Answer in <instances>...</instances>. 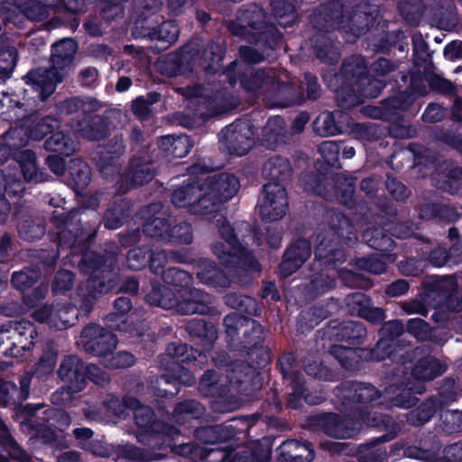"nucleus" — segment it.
<instances>
[{"label": "nucleus", "instance_id": "10", "mask_svg": "<svg viewBox=\"0 0 462 462\" xmlns=\"http://www.w3.org/2000/svg\"><path fill=\"white\" fill-rule=\"evenodd\" d=\"M15 416L22 427H34L40 424V420H46L51 426L62 430L70 424L69 416L65 411L58 409L43 410L42 404L21 406L16 410Z\"/></svg>", "mask_w": 462, "mask_h": 462}, {"label": "nucleus", "instance_id": "1", "mask_svg": "<svg viewBox=\"0 0 462 462\" xmlns=\"http://www.w3.org/2000/svg\"><path fill=\"white\" fill-rule=\"evenodd\" d=\"M199 165L191 168L189 182L174 190L172 203L185 208L193 215L208 216L218 211L220 205L230 199L239 189L237 178L232 174L222 173L209 176Z\"/></svg>", "mask_w": 462, "mask_h": 462}, {"label": "nucleus", "instance_id": "25", "mask_svg": "<svg viewBox=\"0 0 462 462\" xmlns=\"http://www.w3.org/2000/svg\"><path fill=\"white\" fill-rule=\"evenodd\" d=\"M31 378L29 376H24L22 378L21 389L19 390L17 386L11 382H1L0 383V406L8 405L13 399L16 395L20 399H25L29 393V386H30Z\"/></svg>", "mask_w": 462, "mask_h": 462}, {"label": "nucleus", "instance_id": "16", "mask_svg": "<svg viewBox=\"0 0 462 462\" xmlns=\"http://www.w3.org/2000/svg\"><path fill=\"white\" fill-rule=\"evenodd\" d=\"M310 255V245L307 240H299L285 253L280 264L282 276H289L296 272Z\"/></svg>", "mask_w": 462, "mask_h": 462}, {"label": "nucleus", "instance_id": "63", "mask_svg": "<svg viewBox=\"0 0 462 462\" xmlns=\"http://www.w3.org/2000/svg\"><path fill=\"white\" fill-rule=\"evenodd\" d=\"M408 289V283L405 281L400 280L388 286L386 293L392 297H397L404 294Z\"/></svg>", "mask_w": 462, "mask_h": 462}, {"label": "nucleus", "instance_id": "56", "mask_svg": "<svg viewBox=\"0 0 462 462\" xmlns=\"http://www.w3.org/2000/svg\"><path fill=\"white\" fill-rule=\"evenodd\" d=\"M269 452L265 451L263 456L257 457L252 450L246 449L236 455L235 462H263L267 459Z\"/></svg>", "mask_w": 462, "mask_h": 462}, {"label": "nucleus", "instance_id": "15", "mask_svg": "<svg viewBox=\"0 0 462 462\" xmlns=\"http://www.w3.org/2000/svg\"><path fill=\"white\" fill-rule=\"evenodd\" d=\"M23 190V183L19 177L11 172L5 173L0 169V223L5 222L10 216L11 207L7 201L5 195L10 198L19 197Z\"/></svg>", "mask_w": 462, "mask_h": 462}, {"label": "nucleus", "instance_id": "13", "mask_svg": "<svg viewBox=\"0 0 462 462\" xmlns=\"http://www.w3.org/2000/svg\"><path fill=\"white\" fill-rule=\"evenodd\" d=\"M12 342L10 347H5L3 353L7 356L17 357L29 350L34 343L37 331L32 323L28 320H21L9 323Z\"/></svg>", "mask_w": 462, "mask_h": 462}, {"label": "nucleus", "instance_id": "12", "mask_svg": "<svg viewBox=\"0 0 462 462\" xmlns=\"http://www.w3.org/2000/svg\"><path fill=\"white\" fill-rule=\"evenodd\" d=\"M252 136L249 122L237 120L222 130L220 143L230 153L243 156L254 143Z\"/></svg>", "mask_w": 462, "mask_h": 462}, {"label": "nucleus", "instance_id": "52", "mask_svg": "<svg viewBox=\"0 0 462 462\" xmlns=\"http://www.w3.org/2000/svg\"><path fill=\"white\" fill-rule=\"evenodd\" d=\"M386 187L388 191L397 200L403 199L408 196L405 186L395 179H388Z\"/></svg>", "mask_w": 462, "mask_h": 462}, {"label": "nucleus", "instance_id": "3", "mask_svg": "<svg viewBox=\"0 0 462 462\" xmlns=\"http://www.w3.org/2000/svg\"><path fill=\"white\" fill-rule=\"evenodd\" d=\"M219 235L223 242L216 241L211 245L213 254L226 267L234 268V272L245 275L258 274L260 265L254 256L238 244L233 228L222 215H215Z\"/></svg>", "mask_w": 462, "mask_h": 462}, {"label": "nucleus", "instance_id": "26", "mask_svg": "<svg viewBox=\"0 0 462 462\" xmlns=\"http://www.w3.org/2000/svg\"><path fill=\"white\" fill-rule=\"evenodd\" d=\"M282 453H289V458L294 462H310L314 457L313 450L307 444L297 440H288L280 446Z\"/></svg>", "mask_w": 462, "mask_h": 462}, {"label": "nucleus", "instance_id": "50", "mask_svg": "<svg viewBox=\"0 0 462 462\" xmlns=\"http://www.w3.org/2000/svg\"><path fill=\"white\" fill-rule=\"evenodd\" d=\"M217 383V374L213 371H207L201 378L200 389L205 394H214Z\"/></svg>", "mask_w": 462, "mask_h": 462}, {"label": "nucleus", "instance_id": "6", "mask_svg": "<svg viewBox=\"0 0 462 462\" xmlns=\"http://www.w3.org/2000/svg\"><path fill=\"white\" fill-rule=\"evenodd\" d=\"M116 338L114 334L105 332L97 325H91L83 329L78 344L81 346L86 352L93 353L97 356H103V365L107 368H124L134 365V357L127 352H111L116 346Z\"/></svg>", "mask_w": 462, "mask_h": 462}, {"label": "nucleus", "instance_id": "51", "mask_svg": "<svg viewBox=\"0 0 462 462\" xmlns=\"http://www.w3.org/2000/svg\"><path fill=\"white\" fill-rule=\"evenodd\" d=\"M319 151L322 154L323 158L328 162H330L337 158L339 147L335 142L326 141L320 143L319 146Z\"/></svg>", "mask_w": 462, "mask_h": 462}, {"label": "nucleus", "instance_id": "34", "mask_svg": "<svg viewBox=\"0 0 462 462\" xmlns=\"http://www.w3.org/2000/svg\"><path fill=\"white\" fill-rule=\"evenodd\" d=\"M315 132L323 136L336 135L340 132L336 124L335 115L328 112L320 114L314 122Z\"/></svg>", "mask_w": 462, "mask_h": 462}, {"label": "nucleus", "instance_id": "19", "mask_svg": "<svg viewBox=\"0 0 462 462\" xmlns=\"http://www.w3.org/2000/svg\"><path fill=\"white\" fill-rule=\"evenodd\" d=\"M275 79L276 75L273 70H257L250 76L245 77L242 84L244 88L250 92L261 93L273 88L274 85L280 87L281 84L284 83L281 77L277 79Z\"/></svg>", "mask_w": 462, "mask_h": 462}, {"label": "nucleus", "instance_id": "11", "mask_svg": "<svg viewBox=\"0 0 462 462\" xmlns=\"http://www.w3.org/2000/svg\"><path fill=\"white\" fill-rule=\"evenodd\" d=\"M258 207L260 216L265 221L273 222L282 218L288 208L284 187L276 181L265 184Z\"/></svg>", "mask_w": 462, "mask_h": 462}, {"label": "nucleus", "instance_id": "53", "mask_svg": "<svg viewBox=\"0 0 462 462\" xmlns=\"http://www.w3.org/2000/svg\"><path fill=\"white\" fill-rule=\"evenodd\" d=\"M334 285V280L329 278L328 275H325L323 273L317 276L311 282V289L315 290L317 293H323L328 289L332 288Z\"/></svg>", "mask_w": 462, "mask_h": 462}, {"label": "nucleus", "instance_id": "49", "mask_svg": "<svg viewBox=\"0 0 462 462\" xmlns=\"http://www.w3.org/2000/svg\"><path fill=\"white\" fill-rule=\"evenodd\" d=\"M283 127V120L281 117L271 118L265 128L264 134L268 137L267 141H271L273 139L275 142L278 141V138L282 135L281 133Z\"/></svg>", "mask_w": 462, "mask_h": 462}, {"label": "nucleus", "instance_id": "38", "mask_svg": "<svg viewBox=\"0 0 462 462\" xmlns=\"http://www.w3.org/2000/svg\"><path fill=\"white\" fill-rule=\"evenodd\" d=\"M131 181L133 185H143L153 177L152 167L148 163H135L131 165Z\"/></svg>", "mask_w": 462, "mask_h": 462}, {"label": "nucleus", "instance_id": "36", "mask_svg": "<svg viewBox=\"0 0 462 462\" xmlns=\"http://www.w3.org/2000/svg\"><path fill=\"white\" fill-rule=\"evenodd\" d=\"M226 302L234 309L245 310L249 315H254L256 311L255 300L247 296L228 294L226 296Z\"/></svg>", "mask_w": 462, "mask_h": 462}, {"label": "nucleus", "instance_id": "48", "mask_svg": "<svg viewBox=\"0 0 462 462\" xmlns=\"http://www.w3.org/2000/svg\"><path fill=\"white\" fill-rule=\"evenodd\" d=\"M53 0H46L44 4L42 1L39 2L38 5L31 7L27 10V16L34 21H42L49 15V6L53 5Z\"/></svg>", "mask_w": 462, "mask_h": 462}, {"label": "nucleus", "instance_id": "20", "mask_svg": "<svg viewBox=\"0 0 462 462\" xmlns=\"http://www.w3.org/2000/svg\"><path fill=\"white\" fill-rule=\"evenodd\" d=\"M197 275L201 282L216 288H226L231 283L230 278L208 260L199 262Z\"/></svg>", "mask_w": 462, "mask_h": 462}, {"label": "nucleus", "instance_id": "37", "mask_svg": "<svg viewBox=\"0 0 462 462\" xmlns=\"http://www.w3.org/2000/svg\"><path fill=\"white\" fill-rule=\"evenodd\" d=\"M98 103L92 98H71L65 102L64 109L68 113H77L81 111L83 114L89 113L91 111L97 110L98 108Z\"/></svg>", "mask_w": 462, "mask_h": 462}, {"label": "nucleus", "instance_id": "60", "mask_svg": "<svg viewBox=\"0 0 462 462\" xmlns=\"http://www.w3.org/2000/svg\"><path fill=\"white\" fill-rule=\"evenodd\" d=\"M43 227L40 225H32L27 229L24 227L19 229L21 236L27 240H34L41 237L43 235Z\"/></svg>", "mask_w": 462, "mask_h": 462}, {"label": "nucleus", "instance_id": "28", "mask_svg": "<svg viewBox=\"0 0 462 462\" xmlns=\"http://www.w3.org/2000/svg\"><path fill=\"white\" fill-rule=\"evenodd\" d=\"M271 5L280 25L287 27L295 22L296 13L291 3L287 0H272Z\"/></svg>", "mask_w": 462, "mask_h": 462}, {"label": "nucleus", "instance_id": "4", "mask_svg": "<svg viewBox=\"0 0 462 462\" xmlns=\"http://www.w3.org/2000/svg\"><path fill=\"white\" fill-rule=\"evenodd\" d=\"M76 51L75 41L64 39L52 46L51 69L40 68L28 73L27 79L32 81V88L42 101L50 97L55 91L56 84L63 79Z\"/></svg>", "mask_w": 462, "mask_h": 462}, {"label": "nucleus", "instance_id": "17", "mask_svg": "<svg viewBox=\"0 0 462 462\" xmlns=\"http://www.w3.org/2000/svg\"><path fill=\"white\" fill-rule=\"evenodd\" d=\"M226 332L230 336L242 333L245 338L249 337V330L253 332V342L256 345L262 338L263 328L254 319L244 317L237 313H232L225 318Z\"/></svg>", "mask_w": 462, "mask_h": 462}, {"label": "nucleus", "instance_id": "29", "mask_svg": "<svg viewBox=\"0 0 462 462\" xmlns=\"http://www.w3.org/2000/svg\"><path fill=\"white\" fill-rule=\"evenodd\" d=\"M69 172L73 184L78 189H83L88 185L90 169L85 162L79 159L72 160L69 166Z\"/></svg>", "mask_w": 462, "mask_h": 462}, {"label": "nucleus", "instance_id": "24", "mask_svg": "<svg viewBox=\"0 0 462 462\" xmlns=\"http://www.w3.org/2000/svg\"><path fill=\"white\" fill-rule=\"evenodd\" d=\"M14 159L20 164L23 178L28 181H42L43 178L38 172L35 154L30 150L14 152Z\"/></svg>", "mask_w": 462, "mask_h": 462}, {"label": "nucleus", "instance_id": "46", "mask_svg": "<svg viewBox=\"0 0 462 462\" xmlns=\"http://www.w3.org/2000/svg\"><path fill=\"white\" fill-rule=\"evenodd\" d=\"M366 69V65L362 57L356 56L346 61L343 65L342 70L346 75L351 74L352 76L362 75Z\"/></svg>", "mask_w": 462, "mask_h": 462}, {"label": "nucleus", "instance_id": "31", "mask_svg": "<svg viewBox=\"0 0 462 462\" xmlns=\"http://www.w3.org/2000/svg\"><path fill=\"white\" fill-rule=\"evenodd\" d=\"M179 26L172 21L162 23L157 29L149 32L152 40H157L166 43V48L170 44L175 42L179 37Z\"/></svg>", "mask_w": 462, "mask_h": 462}, {"label": "nucleus", "instance_id": "64", "mask_svg": "<svg viewBox=\"0 0 462 462\" xmlns=\"http://www.w3.org/2000/svg\"><path fill=\"white\" fill-rule=\"evenodd\" d=\"M134 113L140 118H144L148 114V102L143 97H137L132 105Z\"/></svg>", "mask_w": 462, "mask_h": 462}, {"label": "nucleus", "instance_id": "44", "mask_svg": "<svg viewBox=\"0 0 462 462\" xmlns=\"http://www.w3.org/2000/svg\"><path fill=\"white\" fill-rule=\"evenodd\" d=\"M143 231L150 236L164 237L169 231V226L163 218L155 217L144 225Z\"/></svg>", "mask_w": 462, "mask_h": 462}, {"label": "nucleus", "instance_id": "22", "mask_svg": "<svg viewBox=\"0 0 462 462\" xmlns=\"http://www.w3.org/2000/svg\"><path fill=\"white\" fill-rule=\"evenodd\" d=\"M445 370L444 365L435 357L428 356L418 362L412 370V376L418 381H427L440 375Z\"/></svg>", "mask_w": 462, "mask_h": 462}, {"label": "nucleus", "instance_id": "5", "mask_svg": "<svg viewBox=\"0 0 462 462\" xmlns=\"http://www.w3.org/2000/svg\"><path fill=\"white\" fill-rule=\"evenodd\" d=\"M59 374L69 385L62 387L51 395L53 403L61 404L71 401V394L80 392L86 384V376L97 384H103L108 381V375L96 365L90 364L87 367L76 356H67L61 363Z\"/></svg>", "mask_w": 462, "mask_h": 462}, {"label": "nucleus", "instance_id": "18", "mask_svg": "<svg viewBox=\"0 0 462 462\" xmlns=\"http://www.w3.org/2000/svg\"><path fill=\"white\" fill-rule=\"evenodd\" d=\"M264 20V11L260 6L254 5L249 8L241 10L236 22H231L228 28L232 33L244 36L246 33L247 26L258 29Z\"/></svg>", "mask_w": 462, "mask_h": 462}, {"label": "nucleus", "instance_id": "27", "mask_svg": "<svg viewBox=\"0 0 462 462\" xmlns=\"http://www.w3.org/2000/svg\"><path fill=\"white\" fill-rule=\"evenodd\" d=\"M348 304L356 303L359 304L360 307L357 310L353 309V312H356V314L360 317H363L369 321L375 323L383 319V312L379 308H370L369 306L364 305L366 302V300L363 294L356 293L351 295L348 299Z\"/></svg>", "mask_w": 462, "mask_h": 462}, {"label": "nucleus", "instance_id": "55", "mask_svg": "<svg viewBox=\"0 0 462 462\" xmlns=\"http://www.w3.org/2000/svg\"><path fill=\"white\" fill-rule=\"evenodd\" d=\"M444 56L447 60L455 61L462 58V42L454 41L444 49Z\"/></svg>", "mask_w": 462, "mask_h": 462}, {"label": "nucleus", "instance_id": "33", "mask_svg": "<svg viewBox=\"0 0 462 462\" xmlns=\"http://www.w3.org/2000/svg\"><path fill=\"white\" fill-rule=\"evenodd\" d=\"M457 256L462 258V243L460 242L455 245L448 253L441 248L433 251L430 254V262L438 267L446 263L456 264L459 262V260L455 259Z\"/></svg>", "mask_w": 462, "mask_h": 462}, {"label": "nucleus", "instance_id": "42", "mask_svg": "<svg viewBox=\"0 0 462 462\" xmlns=\"http://www.w3.org/2000/svg\"><path fill=\"white\" fill-rule=\"evenodd\" d=\"M408 393H402L396 396L393 400H392V404L394 406H399L402 408H410L414 406L417 403V398L411 395L410 392H414L416 393H421L424 391L423 386H409Z\"/></svg>", "mask_w": 462, "mask_h": 462}, {"label": "nucleus", "instance_id": "21", "mask_svg": "<svg viewBox=\"0 0 462 462\" xmlns=\"http://www.w3.org/2000/svg\"><path fill=\"white\" fill-rule=\"evenodd\" d=\"M159 145L161 149L176 158L187 155L192 147V142L188 135H168L161 138Z\"/></svg>", "mask_w": 462, "mask_h": 462}, {"label": "nucleus", "instance_id": "54", "mask_svg": "<svg viewBox=\"0 0 462 462\" xmlns=\"http://www.w3.org/2000/svg\"><path fill=\"white\" fill-rule=\"evenodd\" d=\"M361 267L370 273L380 274L386 270V264L382 259L368 258L361 261Z\"/></svg>", "mask_w": 462, "mask_h": 462}, {"label": "nucleus", "instance_id": "59", "mask_svg": "<svg viewBox=\"0 0 462 462\" xmlns=\"http://www.w3.org/2000/svg\"><path fill=\"white\" fill-rule=\"evenodd\" d=\"M447 462H455L462 459V448L459 442L454 443L447 447L444 450Z\"/></svg>", "mask_w": 462, "mask_h": 462}, {"label": "nucleus", "instance_id": "14", "mask_svg": "<svg viewBox=\"0 0 462 462\" xmlns=\"http://www.w3.org/2000/svg\"><path fill=\"white\" fill-rule=\"evenodd\" d=\"M33 317L40 322H47L57 329H64L73 324L77 319L76 310L70 306H63L54 310L52 306L45 305L34 311Z\"/></svg>", "mask_w": 462, "mask_h": 462}, {"label": "nucleus", "instance_id": "41", "mask_svg": "<svg viewBox=\"0 0 462 462\" xmlns=\"http://www.w3.org/2000/svg\"><path fill=\"white\" fill-rule=\"evenodd\" d=\"M102 263V256L94 252H87L82 256L80 269L86 273H97V271H101Z\"/></svg>", "mask_w": 462, "mask_h": 462}, {"label": "nucleus", "instance_id": "8", "mask_svg": "<svg viewBox=\"0 0 462 462\" xmlns=\"http://www.w3.org/2000/svg\"><path fill=\"white\" fill-rule=\"evenodd\" d=\"M337 218L339 222L337 230L332 228L326 231L324 234H319L317 236L315 255L318 261H320L324 264L336 263L344 260L345 254L343 251L337 247V241L335 239L336 235L342 236L346 240V244L351 242L353 239L352 236H346V234L351 235V232H345V228H352L349 225L348 219L344 216H337Z\"/></svg>", "mask_w": 462, "mask_h": 462}, {"label": "nucleus", "instance_id": "9", "mask_svg": "<svg viewBox=\"0 0 462 462\" xmlns=\"http://www.w3.org/2000/svg\"><path fill=\"white\" fill-rule=\"evenodd\" d=\"M57 126L58 122L55 118L45 117L34 123L32 127L24 125L14 127L5 134L4 137L5 147H3L1 152L5 153L7 150L12 152L24 146L29 139L41 140Z\"/></svg>", "mask_w": 462, "mask_h": 462}, {"label": "nucleus", "instance_id": "30", "mask_svg": "<svg viewBox=\"0 0 462 462\" xmlns=\"http://www.w3.org/2000/svg\"><path fill=\"white\" fill-rule=\"evenodd\" d=\"M291 165L286 159L275 157L270 159L263 166V173L266 178L282 180L289 176Z\"/></svg>", "mask_w": 462, "mask_h": 462}, {"label": "nucleus", "instance_id": "58", "mask_svg": "<svg viewBox=\"0 0 462 462\" xmlns=\"http://www.w3.org/2000/svg\"><path fill=\"white\" fill-rule=\"evenodd\" d=\"M76 131L79 132L82 137L91 140L99 139L104 136V133L101 130L94 129L93 125L89 124L79 125Z\"/></svg>", "mask_w": 462, "mask_h": 462}, {"label": "nucleus", "instance_id": "62", "mask_svg": "<svg viewBox=\"0 0 462 462\" xmlns=\"http://www.w3.org/2000/svg\"><path fill=\"white\" fill-rule=\"evenodd\" d=\"M199 405L193 402V401H188L185 402L180 403L177 409L176 413L182 414L186 413L187 415H190L191 417L196 416L199 413Z\"/></svg>", "mask_w": 462, "mask_h": 462}, {"label": "nucleus", "instance_id": "32", "mask_svg": "<svg viewBox=\"0 0 462 462\" xmlns=\"http://www.w3.org/2000/svg\"><path fill=\"white\" fill-rule=\"evenodd\" d=\"M186 255L180 253H167L163 250L153 251L150 254V265L152 272L160 273L164 264L168 262H186Z\"/></svg>", "mask_w": 462, "mask_h": 462}, {"label": "nucleus", "instance_id": "61", "mask_svg": "<svg viewBox=\"0 0 462 462\" xmlns=\"http://www.w3.org/2000/svg\"><path fill=\"white\" fill-rule=\"evenodd\" d=\"M56 365V356L54 354L46 353L42 357L38 371L42 373H50L53 370Z\"/></svg>", "mask_w": 462, "mask_h": 462}, {"label": "nucleus", "instance_id": "35", "mask_svg": "<svg viewBox=\"0 0 462 462\" xmlns=\"http://www.w3.org/2000/svg\"><path fill=\"white\" fill-rule=\"evenodd\" d=\"M349 392L354 393L353 401L359 403L372 402L379 397V392L368 383H353Z\"/></svg>", "mask_w": 462, "mask_h": 462}, {"label": "nucleus", "instance_id": "40", "mask_svg": "<svg viewBox=\"0 0 462 462\" xmlns=\"http://www.w3.org/2000/svg\"><path fill=\"white\" fill-rule=\"evenodd\" d=\"M167 236L175 243L189 244L193 238L191 226L186 223L175 226Z\"/></svg>", "mask_w": 462, "mask_h": 462}, {"label": "nucleus", "instance_id": "43", "mask_svg": "<svg viewBox=\"0 0 462 462\" xmlns=\"http://www.w3.org/2000/svg\"><path fill=\"white\" fill-rule=\"evenodd\" d=\"M148 251L145 248H134L127 255L128 267L133 270L142 269L148 263Z\"/></svg>", "mask_w": 462, "mask_h": 462}, {"label": "nucleus", "instance_id": "45", "mask_svg": "<svg viewBox=\"0 0 462 462\" xmlns=\"http://www.w3.org/2000/svg\"><path fill=\"white\" fill-rule=\"evenodd\" d=\"M407 330L419 340H423L429 335V325L421 319H412L407 323Z\"/></svg>", "mask_w": 462, "mask_h": 462}, {"label": "nucleus", "instance_id": "39", "mask_svg": "<svg viewBox=\"0 0 462 462\" xmlns=\"http://www.w3.org/2000/svg\"><path fill=\"white\" fill-rule=\"evenodd\" d=\"M39 273L34 269L16 272L13 274L12 283L21 291L30 288L38 279Z\"/></svg>", "mask_w": 462, "mask_h": 462}, {"label": "nucleus", "instance_id": "7", "mask_svg": "<svg viewBox=\"0 0 462 462\" xmlns=\"http://www.w3.org/2000/svg\"><path fill=\"white\" fill-rule=\"evenodd\" d=\"M124 405L134 411V420L137 427L136 438L140 442L162 448L171 445V439L179 434V430L171 426L162 425L159 421H152V411L146 406H142L138 400L126 398Z\"/></svg>", "mask_w": 462, "mask_h": 462}, {"label": "nucleus", "instance_id": "47", "mask_svg": "<svg viewBox=\"0 0 462 462\" xmlns=\"http://www.w3.org/2000/svg\"><path fill=\"white\" fill-rule=\"evenodd\" d=\"M73 283V274L69 271H60L53 281V291L55 292L68 291Z\"/></svg>", "mask_w": 462, "mask_h": 462}, {"label": "nucleus", "instance_id": "57", "mask_svg": "<svg viewBox=\"0 0 462 462\" xmlns=\"http://www.w3.org/2000/svg\"><path fill=\"white\" fill-rule=\"evenodd\" d=\"M443 117V110L438 105H430L423 113L422 118L428 123H436Z\"/></svg>", "mask_w": 462, "mask_h": 462}, {"label": "nucleus", "instance_id": "23", "mask_svg": "<svg viewBox=\"0 0 462 462\" xmlns=\"http://www.w3.org/2000/svg\"><path fill=\"white\" fill-rule=\"evenodd\" d=\"M78 143L69 134L60 131L52 134L45 142V148L61 155L69 156L77 149Z\"/></svg>", "mask_w": 462, "mask_h": 462}, {"label": "nucleus", "instance_id": "2", "mask_svg": "<svg viewBox=\"0 0 462 462\" xmlns=\"http://www.w3.org/2000/svg\"><path fill=\"white\" fill-rule=\"evenodd\" d=\"M162 279L165 284L153 286L146 296L151 305L175 309L184 315L205 314L208 311L209 297L189 288L192 278L187 272L169 268L162 272Z\"/></svg>", "mask_w": 462, "mask_h": 462}]
</instances>
